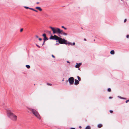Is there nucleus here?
<instances>
[{"label": "nucleus", "instance_id": "33", "mask_svg": "<svg viewBox=\"0 0 129 129\" xmlns=\"http://www.w3.org/2000/svg\"><path fill=\"white\" fill-rule=\"evenodd\" d=\"M39 40L40 41H41L42 40V39L41 38H39Z\"/></svg>", "mask_w": 129, "mask_h": 129}, {"label": "nucleus", "instance_id": "36", "mask_svg": "<svg viewBox=\"0 0 129 129\" xmlns=\"http://www.w3.org/2000/svg\"><path fill=\"white\" fill-rule=\"evenodd\" d=\"M36 37L37 38H38V36L37 35H36Z\"/></svg>", "mask_w": 129, "mask_h": 129}, {"label": "nucleus", "instance_id": "35", "mask_svg": "<svg viewBox=\"0 0 129 129\" xmlns=\"http://www.w3.org/2000/svg\"><path fill=\"white\" fill-rule=\"evenodd\" d=\"M72 44L73 45H75V42H73V43Z\"/></svg>", "mask_w": 129, "mask_h": 129}, {"label": "nucleus", "instance_id": "38", "mask_svg": "<svg viewBox=\"0 0 129 129\" xmlns=\"http://www.w3.org/2000/svg\"><path fill=\"white\" fill-rule=\"evenodd\" d=\"M48 32H49V33L50 34H51V31H48Z\"/></svg>", "mask_w": 129, "mask_h": 129}, {"label": "nucleus", "instance_id": "29", "mask_svg": "<svg viewBox=\"0 0 129 129\" xmlns=\"http://www.w3.org/2000/svg\"><path fill=\"white\" fill-rule=\"evenodd\" d=\"M36 45L39 48H40V47L39 45H37V44H36Z\"/></svg>", "mask_w": 129, "mask_h": 129}, {"label": "nucleus", "instance_id": "17", "mask_svg": "<svg viewBox=\"0 0 129 129\" xmlns=\"http://www.w3.org/2000/svg\"><path fill=\"white\" fill-rule=\"evenodd\" d=\"M90 127L89 126H88L86 127L85 129H90Z\"/></svg>", "mask_w": 129, "mask_h": 129}, {"label": "nucleus", "instance_id": "43", "mask_svg": "<svg viewBox=\"0 0 129 129\" xmlns=\"http://www.w3.org/2000/svg\"><path fill=\"white\" fill-rule=\"evenodd\" d=\"M81 127V126H80L79 127Z\"/></svg>", "mask_w": 129, "mask_h": 129}, {"label": "nucleus", "instance_id": "18", "mask_svg": "<svg viewBox=\"0 0 129 129\" xmlns=\"http://www.w3.org/2000/svg\"><path fill=\"white\" fill-rule=\"evenodd\" d=\"M26 67L28 69H29L30 68V66L29 65H26Z\"/></svg>", "mask_w": 129, "mask_h": 129}, {"label": "nucleus", "instance_id": "42", "mask_svg": "<svg viewBox=\"0 0 129 129\" xmlns=\"http://www.w3.org/2000/svg\"><path fill=\"white\" fill-rule=\"evenodd\" d=\"M39 3V2H37V4H38Z\"/></svg>", "mask_w": 129, "mask_h": 129}, {"label": "nucleus", "instance_id": "25", "mask_svg": "<svg viewBox=\"0 0 129 129\" xmlns=\"http://www.w3.org/2000/svg\"><path fill=\"white\" fill-rule=\"evenodd\" d=\"M47 84L48 85H50V86L52 85V84L50 83H47Z\"/></svg>", "mask_w": 129, "mask_h": 129}, {"label": "nucleus", "instance_id": "14", "mask_svg": "<svg viewBox=\"0 0 129 129\" xmlns=\"http://www.w3.org/2000/svg\"><path fill=\"white\" fill-rule=\"evenodd\" d=\"M102 126V125L101 124H99L98 125V127L99 128L101 127Z\"/></svg>", "mask_w": 129, "mask_h": 129}, {"label": "nucleus", "instance_id": "31", "mask_svg": "<svg viewBox=\"0 0 129 129\" xmlns=\"http://www.w3.org/2000/svg\"><path fill=\"white\" fill-rule=\"evenodd\" d=\"M126 21V19H125L124 20V22H125Z\"/></svg>", "mask_w": 129, "mask_h": 129}, {"label": "nucleus", "instance_id": "7", "mask_svg": "<svg viewBox=\"0 0 129 129\" xmlns=\"http://www.w3.org/2000/svg\"><path fill=\"white\" fill-rule=\"evenodd\" d=\"M68 80L71 84H73L74 81V79L73 77H72L69 78Z\"/></svg>", "mask_w": 129, "mask_h": 129}, {"label": "nucleus", "instance_id": "28", "mask_svg": "<svg viewBox=\"0 0 129 129\" xmlns=\"http://www.w3.org/2000/svg\"><path fill=\"white\" fill-rule=\"evenodd\" d=\"M45 41H44L43 42V44H42V45L43 46L45 44Z\"/></svg>", "mask_w": 129, "mask_h": 129}, {"label": "nucleus", "instance_id": "24", "mask_svg": "<svg viewBox=\"0 0 129 129\" xmlns=\"http://www.w3.org/2000/svg\"><path fill=\"white\" fill-rule=\"evenodd\" d=\"M120 98L121 99H125V98H123V97H121V96H120Z\"/></svg>", "mask_w": 129, "mask_h": 129}, {"label": "nucleus", "instance_id": "11", "mask_svg": "<svg viewBox=\"0 0 129 129\" xmlns=\"http://www.w3.org/2000/svg\"><path fill=\"white\" fill-rule=\"evenodd\" d=\"M36 9H37L39 10L40 11H41L42 10V9L41 8L39 7H36Z\"/></svg>", "mask_w": 129, "mask_h": 129}, {"label": "nucleus", "instance_id": "26", "mask_svg": "<svg viewBox=\"0 0 129 129\" xmlns=\"http://www.w3.org/2000/svg\"><path fill=\"white\" fill-rule=\"evenodd\" d=\"M23 30V29L22 28L20 29V32H22Z\"/></svg>", "mask_w": 129, "mask_h": 129}, {"label": "nucleus", "instance_id": "39", "mask_svg": "<svg viewBox=\"0 0 129 129\" xmlns=\"http://www.w3.org/2000/svg\"><path fill=\"white\" fill-rule=\"evenodd\" d=\"M84 40L86 41V39H84Z\"/></svg>", "mask_w": 129, "mask_h": 129}, {"label": "nucleus", "instance_id": "9", "mask_svg": "<svg viewBox=\"0 0 129 129\" xmlns=\"http://www.w3.org/2000/svg\"><path fill=\"white\" fill-rule=\"evenodd\" d=\"M57 30L58 34H61L63 32L62 30H61L59 28V29Z\"/></svg>", "mask_w": 129, "mask_h": 129}, {"label": "nucleus", "instance_id": "3", "mask_svg": "<svg viewBox=\"0 0 129 129\" xmlns=\"http://www.w3.org/2000/svg\"><path fill=\"white\" fill-rule=\"evenodd\" d=\"M27 112L30 114H31L32 113V109L30 107V105L28 104L26 107Z\"/></svg>", "mask_w": 129, "mask_h": 129}, {"label": "nucleus", "instance_id": "32", "mask_svg": "<svg viewBox=\"0 0 129 129\" xmlns=\"http://www.w3.org/2000/svg\"><path fill=\"white\" fill-rule=\"evenodd\" d=\"M52 57H53V58H55V56H54V55H52Z\"/></svg>", "mask_w": 129, "mask_h": 129}, {"label": "nucleus", "instance_id": "6", "mask_svg": "<svg viewBox=\"0 0 129 129\" xmlns=\"http://www.w3.org/2000/svg\"><path fill=\"white\" fill-rule=\"evenodd\" d=\"M59 38L57 36L54 35L53 36L51 35L49 39H50L58 41Z\"/></svg>", "mask_w": 129, "mask_h": 129}, {"label": "nucleus", "instance_id": "34", "mask_svg": "<svg viewBox=\"0 0 129 129\" xmlns=\"http://www.w3.org/2000/svg\"><path fill=\"white\" fill-rule=\"evenodd\" d=\"M129 37V35H127V36H126V37L127 38H128V37Z\"/></svg>", "mask_w": 129, "mask_h": 129}, {"label": "nucleus", "instance_id": "2", "mask_svg": "<svg viewBox=\"0 0 129 129\" xmlns=\"http://www.w3.org/2000/svg\"><path fill=\"white\" fill-rule=\"evenodd\" d=\"M58 42L61 44H65L66 45L69 44L72 45V44L70 42H68L66 40L64 39H62L59 38L58 40Z\"/></svg>", "mask_w": 129, "mask_h": 129}, {"label": "nucleus", "instance_id": "22", "mask_svg": "<svg viewBox=\"0 0 129 129\" xmlns=\"http://www.w3.org/2000/svg\"><path fill=\"white\" fill-rule=\"evenodd\" d=\"M42 36L44 37H46V35L45 34H43L42 35Z\"/></svg>", "mask_w": 129, "mask_h": 129}, {"label": "nucleus", "instance_id": "40", "mask_svg": "<svg viewBox=\"0 0 129 129\" xmlns=\"http://www.w3.org/2000/svg\"><path fill=\"white\" fill-rule=\"evenodd\" d=\"M112 98V97H109V99H111V98Z\"/></svg>", "mask_w": 129, "mask_h": 129}, {"label": "nucleus", "instance_id": "4", "mask_svg": "<svg viewBox=\"0 0 129 129\" xmlns=\"http://www.w3.org/2000/svg\"><path fill=\"white\" fill-rule=\"evenodd\" d=\"M33 114L38 119H40L41 117L38 112L36 110L33 109Z\"/></svg>", "mask_w": 129, "mask_h": 129}, {"label": "nucleus", "instance_id": "12", "mask_svg": "<svg viewBox=\"0 0 129 129\" xmlns=\"http://www.w3.org/2000/svg\"><path fill=\"white\" fill-rule=\"evenodd\" d=\"M24 7L26 9H29L31 10H32V8H29V7H26V6H24Z\"/></svg>", "mask_w": 129, "mask_h": 129}, {"label": "nucleus", "instance_id": "21", "mask_svg": "<svg viewBox=\"0 0 129 129\" xmlns=\"http://www.w3.org/2000/svg\"><path fill=\"white\" fill-rule=\"evenodd\" d=\"M61 27H62V28H64V29H65V30H66V29H67V28H66L64 26H61Z\"/></svg>", "mask_w": 129, "mask_h": 129}, {"label": "nucleus", "instance_id": "15", "mask_svg": "<svg viewBox=\"0 0 129 129\" xmlns=\"http://www.w3.org/2000/svg\"><path fill=\"white\" fill-rule=\"evenodd\" d=\"M61 35H66V36L67 35V34L65 33H64L63 32V33H62L61 34Z\"/></svg>", "mask_w": 129, "mask_h": 129}, {"label": "nucleus", "instance_id": "27", "mask_svg": "<svg viewBox=\"0 0 129 129\" xmlns=\"http://www.w3.org/2000/svg\"><path fill=\"white\" fill-rule=\"evenodd\" d=\"M110 113H113V111L112 110H110Z\"/></svg>", "mask_w": 129, "mask_h": 129}, {"label": "nucleus", "instance_id": "30", "mask_svg": "<svg viewBox=\"0 0 129 129\" xmlns=\"http://www.w3.org/2000/svg\"><path fill=\"white\" fill-rule=\"evenodd\" d=\"M128 102H129L128 100H127L125 102L126 103H127Z\"/></svg>", "mask_w": 129, "mask_h": 129}, {"label": "nucleus", "instance_id": "45", "mask_svg": "<svg viewBox=\"0 0 129 129\" xmlns=\"http://www.w3.org/2000/svg\"><path fill=\"white\" fill-rule=\"evenodd\" d=\"M128 100V101H129V100Z\"/></svg>", "mask_w": 129, "mask_h": 129}, {"label": "nucleus", "instance_id": "8", "mask_svg": "<svg viewBox=\"0 0 129 129\" xmlns=\"http://www.w3.org/2000/svg\"><path fill=\"white\" fill-rule=\"evenodd\" d=\"M82 63H77V64L75 66V67L76 68H79L80 66L81 65Z\"/></svg>", "mask_w": 129, "mask_h": 129}, {"label": "nucleus", "instance_id": "20", "mask_svg": "<svg viewBox=\"0 0 129 129\" xmlns=\"http://www.w3.org/2000/svg\"><path fill=\"white\" fill-rule=\"evenodd\" d=\"M108 91L109 92H110L111 91V89L110 88H109L108 89Z\"/></svg>", "mask_w": 129, "mask_h": 129}, {"label": "nucleus", "instance_id": "44", "mask_svg": "<svg viewBox=\"0 0 129 129\" xmlns=\"http://www.w3.org/2000/svg\"><path fill=\"white\" fill-rule=\"evenodd\" d=\"M123 0H121V1H122Z\"/></svg>", "mask_w": 129, "mask_h": 129}, {"label": "nucleus", "instance_id": "37", "mask_svg": "<svg viewBox=\"0 0 129 129\" xmlns=\"http://www.w3.org/2000/svg\"><path fill=\"white\" fill-rule=\"evenodd\" d=\"M70 129H75V128H71Z\"/></svg>", "mask_w": 129, "mask_h": 129}, {"label": "nucleus", "instance_id": "19", "mask_svg": "<svg viewBox=\"0 0 129 129\" xmlns=\"http://www.w3.org/2000/svg\"><path fill=\"white\" fill-rule=\"evenodd\" d=\"M77 78H78V80L79 81H81V78H80L78 76H77Z\"/></svg>", "mask_w": 129, "mask_h": 129}, {"label": "nucleus", "instance_id": "41", "mask_svg": "<svg viewBox=\"0 0 129 129\" xmlns=\"http://www.w3.org/2000/svg\"><path fill=\"white\" fill-rule=\"evenodd\" d=\"M67 62L68 63H70V62L69 61H67Z\"/></svg>", "mask_w": 129, "mask_h": 129}, {"label": "nucleus", "instance_id": "23", "mask_svg": "<svg viewBox=\"0 0 129 129\" xmlns=\"http://www.w3.org/2000/svg\"><path fill=\"white\" fill-rule=\"evenodd\" d=\"M33 11H35L36 12H38V11L37 10H36L35 9H33Z\"/></svg>", "mask_w": 129, "mask_h": 129}, {"label": "nucleus", "instance_id": "16", "mask_svg": "<svg viewBox=\"0 0 129 129\" xmlns=\"http://www.w3.org/2000/svg\"><path fill=\"white\" fill-rule=\"evenodd\" d=\"M44 41H45L46 40H48V39L47 38V37H45L44 38Z\"/></svg>", "mask_w": 129, "mask_h": 129}, {"label": "nucleus", "instance_id": "5", "mask_svg": "<svg viewBox=\"0 0 129 129\" xmlns=\"http://www.w3.org/2000/svg\"><path fill=\"white\" fill-rule=\"evenodd\" d=\"M50 28L53 31V34H55L56 33L58 34V30L59 29L58 28H54L50 26Z\"/></svg>", "mask_w": 129, "mask_h": 129}, {"label": "nucleus", "instance_id": "10", "mask_svg": "<svg viewBox=\"0 0 129 129\" xmlns=\"http://www.w3.org/2000/svg\"><path fill=\"white\" fill-rule=\"evenodd\" d=\"M79 81L78 80H77L75 79V84L77 85L79 83Z\"/></svg>", "mask_w": 129, "mask_h": 129}, {"label": "nucleus", "instance_id": "1", "mask_svg": "<svg viewBox=\"0 0 129 129\" xmlns=\"http://www.w3.org/2000/svg\"><path fill=\"white\" fill-rule=\"evenodd\" d=\"M7 113L8 116L12 120L15 121L17 120V117L16 115L10 111H8Z\"/></svg>", "mask_w": 129, "mask_h": 129}, {"label": "nucleus", "instance_id": "13", "mask_svg": "<svg viewBox=\"0 0 129 129\" xmlns=\"http://www.w3.org/2000/svg\"><path fill=\"white\" fill-rule=\"evenodd\" d=\"M110 53L112 54H114L115 53V52L114 50H112L111 51Z\"/></svg>", "mask_w": 129, "mask_h": 129}]
</instances>
